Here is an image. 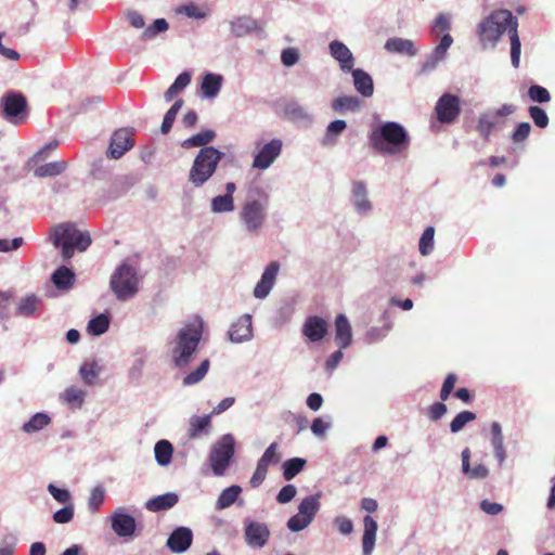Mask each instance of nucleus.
Instances as JSON below:
<instances>
[{
    "label": "nucleus",
    "mask_w": 555,
    "mask_h": 555,
    "mask_svg": "<svg viewBox=\"0 0 555 555\" xmlns=\"http://www.w3.org/2000/svg\"><path fill=\"white\" fill-rule=\"evenodd\" d=\"M372 147L379 153L395 155L408 149L409 137L398 122L387 121L370 135Z\"/></svg>",
    "instance_id": "f257e3e1"
},
{
    "label": "nucleus",
    "mask_w": 555,
    "mask_h": 555,
    "mask_svg": "<svg viewBox=\"0 0 555 555\" xmlns=\"http://www.w3.org/2000/svg\"><path fill=\"white\" fill-rule=\"evenodd\" d=\"M52 244L61 249L64 260H69L75 250L85 251L91 244L89 233L79 231L72 223H61L53 227L50 231Z\"/></svg>",
    "instance_id": "f03ea898"
},
{
    "label": "nucleus",
    "mask_w": 555,
    "mask_h": 555,
    "mask_svg": "<svg viewBox=\"0 0 555 555\" xmlns=\"http://www.w3.org/2000/svg\"><path fill=\"white\" fill-rule=\"evenodd\" d=\"M518 23L508 10H498L483 18L477 26V36L483 48L495 47L505 31Z\"/></svg>",
    "instance_id": "7ed1b4c3"
},
{
    "label": "nucleus",
    "mask_w": 555,
    "mask_h": 555,
    "mask_svg": "<svg viewBox=\"0 0 555 555\" xmlns=\"http://www.w3.org/2000/svg\"><path fill=\"white\" fill-rule=\"evenodd\" d=\"M203 334L202 324H186L182 327L171 349L172 362L177 367H185L196 351Z\"/></svg>",
    "instance_id": "20e7f679"
},
{
    "label": "nucleus",
    "mask_w": 555,
    "mask_h": 555,
    "mask_svg": "<svg viewBox=\"0 0 555 555\" xmlns=\"http://www.w3.org/2000/svg\"><path fill=\"white\" fill-rule=\"evenodd\" d=\"M256 193L258 198L249 196L243 204L238 215L244 228L250 234H258L262 230L269 204V195L266 192L257 189Z\"/></svg>",
    "instance_id": "39448f33"
},
{
    "label": "nucleus",
    "mask_w": 555,
    "mask_h": 555,
    "mask_svg": "<svg viewBox=\"0 0 555 555\" xmlns=\"http://www.w3.org/2000/svg\"><path fill=\"white\" fill-rule=\"evenodd\" d=\"M223 153L212 146L202 147L189 172V181L196 188L202 186L215 173Z\"/></svg>",
    "instance_id": "423d86ee"
},
{
    "label": "nucleus",
    "mask_w": 555,
    "mask_h": 555,
    "mask_svg": "<svg viewBox=\"0 0 555 555\" xmlns=\"http://www.w3.org/2000/svg\"><path fill=\"white\" fill-rule=\"evenodd\" d=\"M111 287L116 297L125 300L138 292V279L135 271L129 264H121L111 278Z\"/></svg>",
    "instance_id": "0eeeda50"
},
{
    "label": "nucleus",
    "mask_w": 555,
    "mask_h": 555,
    "mask_svg": "<svg viewBox=\"0 0 555 555\" xmlns=\"http://www.w3.org/2000/svg\"><path fill=\"white\" fill-rule=\"evenodd\" d=\"M321 493L309 495L300 502L298 513L287 521V528L293 532H298L307 528L320 509Z\"/></svg>",
    "instance_id": "6e6552de"
},
{
    "label": "nucleus",
    "mask_w": 555,
    "mask_h": 555,
    "mask_svg": "<svg viewBox=\"0 0 555 555\" xmlns=\"http://www.w3.org/2000/svg\"><path fill=\"white\" fill-rule=\"evenodd\" d=\"M2 117L14 125L23 124L27 118V101L22 93L7 92L0 102Z\"/></svg>",
    "instance_id": "1a4fd4ad"
},
{
    "label": "nucleus",
    "mask_w": 555,
    "mask_h": 555,
    "mask_svg": "<svg viewBox=\"0 0 555 555\" xmlns=\"http://www.w3.org/2000/svg\"><path fill=\"white\" fill-rule=\"evenodd\" d=\"M234 455V439L231 435H224L214 446L209 461L216 476H222Z\"/></svg>",
    "instance_id": "9d476101"
},
{
    "label": "nucleus",
    "mask_w": 555,
    "mask_h": 555,
    "mask_svg": "<svg viewBox=\"0 0 555 555\" xmlns=\"http://www.w3.org/2000/svg\"><path fill=\"white\" fill-rule=\"evenodd\" d=\"M516 107L512 104H503L500 108L481 114L477 122V131L486 141L489 140L492 130L504 124L502 118L512 115Z\"/></svg>",
    "instance_id": "9b49d317"
},
{
    "label": "nucleus",
    "mask_w": 555,
    "mask_h": 555,
    "mask_svg": "<svg viewBox=\"0 0 555 555\" xmlns=\"http://www.w3.org/2000/svg\"><path fill=\"white\" fill-rule=\"evenodd\" d=\"M125 16L131 27L135 29L144 28L141 35L142 40H151L158 34L167 31L169 27L165 18H157L152 25L145 27V20L143 14L134 10H128L125 13Z\"/></svg>",
    "instance_id": "f8f14e48"
},
{
    "label": "nucleus",
    "mask_w": 555,
    "mask_h": 555,
    "mask_svg": "<svg viewBox=\"0 0 555 555\" xmlns=\"http://www.w3.org/2000/svg\"><path fill=\"white\" fill-rule=\"evenodd\" d=\"M436 117L441 124L454 122L461 114V100L451 93L442 94L435 106Z\"/></svg>",
    "instance_id": "ddd939ff"
},
{
    "label": "nucleus",
    "mask_w": 555,
    "mask_h": 555,
    "mask_svg": "<svg viewBox=\"0 0 555 555\" xmlns=\"http://www.w3.org/2000/svg\"><path fill=\"white\" fill-rule=\"evenodd\" d=\"M133 143L134 140L132 131L126 128L118 129L111 138L107 156L118 159L133 146Z\"/></svg>",
    "instance_id": "4468645a"
},
{
    "label": "nucleus",
    "mask_w": 555,
    "mask_h": 555,
    "mask_svg": "<svg viewBox=\"0 0 555 555\" xmlns=\"http://www.w3.org/2000/svg\"><path fill=\"white\" fill-rule=\"evenodd\" d=\"M271 535L268 526L263 522L247 520L245 522L244 537L246 543L251 547H263Z\"/></svg>",
    "instance_id": "2eb2a0df"
},
{
    "label": "nucleus",
    "mask_w": 555,
    "mask_h": 555,
    "mask_svg": "<svg viewBox=\"0 0 555 555\" xmlns=\"http://www.w3.org/2000/svg\"><path fill=\"white\" fill-rule=\"evenodd\" d=\"M282 150V142L274 139L267 143L259 153L255 156L253 166L258 169H267L280 155Z\"/></svg>",
    "instance_id": "dca6fc26"
},
{
    "label": "nucleus",
    "mask_w": 555,
    "mask_h": 555,
    "mask_svg": "<svg viewBox=\"0 0 555 555\" xmlns=\"http://www.w3.org/2000/svg\"><path fill=\"white\" fill-rule=\"evenodd\" d=\"M193 533L190 528L179 527L167 539V546L173 553H183L192 544Z\"/></svg>",
    "instance_id": "f3484780"
},
{
    "label": "nucleus",
    "mask_w": 555,
    "mask_h": 555,
    "mask_svg": "<svg viewBox=\"0 0 555 555\" xmlns=\"http://www.w3.org/2000/svg\"><path fill=\"white\" fill-rule=\"evenodd\" d=\"M280 266L276 261H273L268 264L260 281L256 284L254 288V296L256 298L262 299L267 297L272 289Z\"/></svg>",
    "instance_id": "a211bd4d"
},
{
    "label": "nucleus",
    "mask_w": 555,
    "mask_h": 555,
    "mask_svg": "<svg viewBox=\"0 0 555 555\" xmlns=\"http://www.w3.org/2000/svg\"><path fill=\"white\" fill-rule=\"evenodd\" d=\"M251 317L244 314L234 322L229 330V338L233 343H242L251 337Z\"/></svg>",
    "instance_id": "6ab92c4d"
},
{
    "label": "nucleus",
    "mask_w": 555,
    "mask_h": 555,
    "mask_svg": "<svg viewBox=\"0 0 555 555\" xmlns=\"http://www.w3.org/2000/svg\"><path fill=\"white\" fill-rule=\"evenodd\" d=\"M302 333L311 341H319L327 333V323L320 317H309L304 324Z\"/></svg>",
    "instance_id": "aec40b11"
},
{
    "label": "nucleus",
    "mask_w": 555,
    "mask_h": 555,
    "mask_svg": "<svg viewBox=\"0 0 555 555\" xmlns=\"http://www.w3.org/2000/svg\"><path fill=\"white\" fill-rule=\"evenodd\" d=\"M335 341L340 349L347 348L352 341L351 325L345 314H338L335 319Z\"/></svg>",
    "instance_id": "412c9836"
},
{
    "label": "nucleus",
    "mask_w": 555,
    "mask_h": 555,
    "mask_svg": "<svg viewBox=\"0 0 555 555\" xmlns=\"http://www.w3.org/2000/svg\"><path fill=\"white\" fill-rule=\"evenodd\" d=\"M112 528L119 537H129L135 530V520L131 515L115 513L112 517Z\"/></svg>",
    "instance_id": "4be33fe9"
},
{
    "label": "nucleus",
    "mask_w": 555,
    "mask_h": 555,
    "mask_svg": "<svg viewBox=\"0 0 555 555\" xmlns=\"http://www.w3.org/2000/svg\"><path fill=\"white\" fill-rule=\"evenodd\" d=\"M362 552L363 555H371L376 541L377 522L370 515L363 518Z\"/></svg>",
    "instance_id": "5701e85b"
},
{
    "label": "nucleus",
    "mask_w": 555,
    "mask_h": 555,
    "mask_svg": "<svg viewBox=\"0 0 555 555\" xmlns=\"http://www.w3.org/2000/svg\"><path fill=\"white\" fill-rule=\"evenodd\" d=\"M331 55L337 60L343 70H350L353 66V56L343 42L334 40L330 43Z\"/></svg>",
    "instance_id": "b1692460"
},
{
    "label": "nucleus",
    "mask_w": 555,
    "mask_h": 555,
    "mask_svg": "<svg viewBox=\"0 0 555 555\" xmlns=\"http://www.w3.org/2000/svg\"><path fill=\"white\" fill-rule=\"evenodd\" d=\"M179 501V496L173 492H167L162 495L150 499L145 507L151 512H160L173 507Z\"/></svg>",
    "instance_id": "393cba45"
},
{
    "label": "nucleus",
    "mask_w": 555,
    "mask_h": 555,
    "mask_svg": "<svg viewBox=\"0 0 555 555\" xmlns=\"http://www.w3.org/2000/svg\"><path fill=\"white\" fill-rule=\"evenodd\" d=\"M352 77L356 90L363 96H372L374 85L371 76L364 70L357 68L352 70Z\"/></svg>",
    "instance_id": "a878e982"
},
{
    "label": "nucleus",
    "mask_w": 555,
    "mask_h": 555,
    "mask_svg": "<svg viewBox=\"0 0 555 555\" xmlns=\"http://www.w3.org/2000/svg\"><path fill=\"white\" fill-rule=\"evenodd\" d=\"M470 450L465 448L462 451V468L463 473L470 479H483L488 476L489 470L483 464H477L475 467H470L469 464Z\"/></svg>",
    "instance_id": "bb28decb"
},
{
    "label": "nucleus",
    "mask_w": 555,
    "mask_h": 555,
    "mask_svg": "<svg viewBox=\"0 0 555 555\" xmlns=\"http://www.w3.org/2000/svg\"><path fill=\"white\" fill-rule=\"evenodd\" d=\"M211 415L198 416L194 415L190 418L188 435L190 439H196L202 434H207L210 428Z\"/></svg>",
    "instance_id": "cd10ccee"
},
{
    "label": "nucleus",
    "mask_w": 555,
    "mask_h": 555,
    "mask_svg": "<svg viewBox=\"0 0 555 555\" xmlns=\"http://www.w3.org/2000/svg\"><path fill=\"white\" fill-rule=\"evenodd\" d=\"M385 49L388 52L405 54L414 56L416 54V48L413 41L402 38H390L385 43Z\"/></svg>",
    "instance_id": "c85d7f7f"
},
{
    "label": "nucleus",
    "mask_w": 555,
    "mask_h": 555,
    "mask_svg": "<svg viewBox=\"0 0 555 555\" xmlns=\"http://www.w3.org/2000/svg\"><path fill=\"white\" fill-rule=\"evenodd\" d=\"M353 203L357 210L365 214L371 209V203L366 196V188L362 181H354L352 184Z\"/></svg>",
    "instance_id": "c756f323"
},
{
    "label": "nucleus",
    "mask_w": 555,
    "mask_h": 555,
    "mask_svg": "<svg viewBox=\"0 0 555 555\" xmlns=\"http://www.w3.org/2000/svg\"><path fill=\"white\" fill-rule=\"evenodd\" d=\"M52 282L59 289H68L74 285L75 274L70 269L62 266L52 274Z\"/></svg>",
    "instance_id": "7c9ffc66"
},
{
    "label": "nucleus",
    "mask_w": 555,
    "mask_h": 555,
    "mask_svg": "<svg viewBox=\"0 0 555 555\" xmlns=\"http://www.w3.org/2000/svg\"><path fill=\"white\" fill-rule=\"evenodd\" d=\"M67 168L65 160H57L41 165L35 169V176L37 178L54 177L63 173Z\"/></svg>",
    "instance_id": "2f4dec72"
},
{
    "label": "nucleus",
    "mask_w": 555,
    "mask_h": 555,
    "mask_svg": "<svg viewBox=\"0 0 555 555\" xmlns=\"http://www.w3.org/2000/svg\"><path fill=\"white\" fill-rule=\"evenodd\" d=\"M222 77L215 74H206L203 78L201 90L207 98L216 96L221 88Z\"/></svg>",
    "instance_id": "473e14b6"
},
{
    "label": "nucleus",
    "mask_w": 555,
    "mask_h": 555,
    "mask_svg": "<svg viewBox=\"0 0 555 555\" xmlns=\"http://www.w3.org/2000/svg\"><path fill=\"white\" fill-rule=\"evenodd\" d=\"M40 302V298L36 295H27L17 305L16 313L21 317H31L38 310Z\"/></svg>",
    "instance_id": "72a5a7b5"
},
{
    "label": "nucleus",
    "mask_w": 555,
    "mask_h": 555,
    "mask_svg": "<svg viewBox=\"0 0 555 555\" xmlns=\"http://www.w3.org/2000/svg\"><path fill=\"white\" fill-rule=\"evenodd\" d=\"M155 459L162 466H166L171 462L173 447L167 440H160L155 444Z\"/></svg>",
    "instance_id": "f704fd0d"
},
{
    "label": "nucleus",
    "mask_w": 555,
    "mask_h": 555,
    "mask_svg": "<svg viewBox=\"0 0 555 555\" xmlns=\"http://www.w3.org/2000/svg\"><path fill=\"white\" fill-rule=\"evenodd\" d=\"M332 107L335 112H356L360 109L361 101L357 96L352 95L339 96L333 101Z\"/></svg>",
    "instance_id": "c9c22d12"
},
{
    "label": "nucleus",
    "mask_w": 555,
    "mask_h": 555,
    "mask_svg": "<svg viewBox=\"0 0 555 555\" xmlns=\"http://www.w3.org/2000/svg\"><path fill=\"white\" fill-rule=\"evenodd\" d=\"M191 82V74L189 72L181 73L173 83L168 88V90L165 92V100L167 102H170L173 100V98L182 91L184 88H186Z\"/></svg>",
    "instance_id": "e433bc0d"
},
{
    "label": "nucleus",
    "mask_w": 555,
    "mask_h": 555,
    "mask_svg": "<svg viewBox=\"0 0 555 555\" xmlns=\"http://www.w3.org/2000/svg\"><path fill=\"white\" fill-rule=\"evenodd\" d=\"M518 23H514V26H512L509 35L511 40V61L512 65L517 68L519 66L520 62V52H521V43L518 36Z\"/></svg>",
    "instance_id": "4c0bfd02"
},
{
    "label": "nucleus",
    "mask_w": 555,
    "mask_h": 555,
    "mask_svg": "<svg viewBox=\"0 0 555 555\" xmlns=\"http://www.w3.org/2000/svg\"><path fill=\"white\" fill-rule=\"evenodd\" d=\"M306 466V460L301 457H293L283 464V477L285 480H292L298 475Z\"/></svg>",
    "instance_id": "58836bf2"
},
{
    "label": "nucleus",
    "mask_w": 555,
    "mask_h": 555,
    "mask_svg": "<svg viewBox=\"0 0 555 555\" xmlns=\"http://www.w3.org/2000/svg\"><path fill=\"white\" fill-rule=\"evenodd\" d=\"M215 137H216V133L212 130H204V131H201V132L192 135L191 138L186 139L182 143V146L185 149L193 147V146L206 147L205 145L210 143L215 139Z\"/></svg>",
    "instance_id": "ea45409f"
},
{
    "label": "nucleus",
    "mask_w": 555,
    "mask_h": 555,
    "mask_svg": "<svg viewBox=\"0 0 555 555\" xmlns=\"http://www.w3.org/2000/svg\"><path fill=\"white\" fill-rule=\"evenodd\" d=\"M242 489L238 486H231L224 489L218 498L217 507L223 509L230 507L238 498Z\"/></svg>",
    "instance_id": "a19ab883"
},
{
    "label": "nucleus",
    "mask_w": 555,
    "mask_h": 555,
    "mask_svg": "<svg viewBox=\"0 0 555 555\" xmlns=\"http://www.w3.org/2000/svg\"><path fill=\"white\" fill-rule=\"evenodd\" d=\"M50 417L44 413H36L31 418L23 425V430L27 434H33L41 430L49 425Z\"/></svg>",
    "instance_id": "79ce46f5"
},
{
    "label": "nucleus",
    "mask_w": 555,
    "mask_h": 555,
    "mask_svg": "<svg viewBox=\"0 0 555 555\" xmlns=\"http://www.w3.org/2000/svg\"><path fill=\"white\" fill-rule=\"evenodd\" d=\"M85 397L86 391L75 386L68 387L63 393V399L74 408H80L85 401Z\"/></svg>",
    "instance_id": "37998d69"
},
{
    "label": "nucleus",
    "mask_w": 555,
    "mask_h": 555,
    "mask_svg": "<svg viewBox=\"0 0 555 555\" xmlns=\"http://www.w3.org/2000/svg\"><path fill=\"white\" fill-rule=\"evenodd\" d=\"M182 105H183V100L178 99L173 103V105L167 111V113L164 116L162 127H160V130L163 133H168L171 130L172 125L176 120L177 114L181 109Z\"/></svg>",
    "instance_id": "c03bdc74"
},
{
    "label": "nucleus",
    "mask_w": 555,
    "mask_h": 555,
    "mask_svg": "<svg viewBox=\"0 0 555 555\" xmlns=\"http://www.w3.org/2000/svg\"><path fill=\"white\" fill-rule=\"evenodd\" d=\"M256 27V22L248 17H238L231 23L232 33L236 37H242Z\"/></svg>",
    "instance_id": "a18cd8bd"
},
{
    "label": "nucleus",
    "mask_w": 555,
    "mask_h": 555,
    "mask_svg": "<svg viewBox=\"0 0 555 555\" xmlns=\"http://www.w3.org/2000/svg\"><path fill=\"white\" fill-rule=\"evenodd\" d=\"M210 362L205 359L199 366L183 378V385L191 386L201 382L209 370Z\"/></svg>",
    "instance_id": "49530a36"
},
{
    "label": "nucleus",
    "mask_w": 555,
    "mask_h": 555,
    "mask_svg": "<svg viewBox=\"0 0 555 555\" xmlns=\"http://www.w3.org/2000/svg\"><path fill=\"white\" fill-rule=\"evenodd\" d=\"M434 235H435V229L434 227H427L418 243V249L421 255L427 256L429 255L434 249Z\"/></svg>",
    "instance_id": "de8ad7c7"
},
{
    "label": "nucleus",
    "mask_w": 555,
    "mask_h": 555,
    "mask_svg": "<svg viewBox=\"0 0 555 555\" xmlns=\"http://www.w3.org/2000/svg\"><path fill=\"white\" fill-rule=\"evenodd\" d=\"M234 209L233 197L230 195H219L211 201V210L216 214L229 212Z\"/></svg>",
    "instance_id": "09e8293b"
},
{
    "label": "nucleus",
    "mask_w": 555,
    "mask_h": 555,
    "mask_svg": "<svg viewBox=\"0 0 555 555\" xmlns=\"http://www.w3.org/2000/svg\"><path fill=\"white\" fill-rule=\"evenodd\" d=\"M108 318L104 314H100L89 321L88 331L92 335L100 336L108 330Z\"/></svg>",
    "instance_id": "8fccbe9b"
},
{
    "label": "nucleus",
    "mask_w": 555,
    "mask_h": 555,
    "mask_svg": "<svg viewBox=\"0 0 555 555\" xmlns=\"http://www.w3.org/2000/svg\"><path fill=\"white\" fill-rule=\"evenodd\" d=\"M476 420V414L470 411L460 412L450 423V430L452 433H459L465 425Z\"/></svg>",
    "instance_id": "3c124183"
},
{
    "label": "nucleus",
    "mask_w": 555,
    "mask_h": 555,
    "mask_svg": "<svg viewBox=\"0 0 555 555\" xmlns=\"http://www.w3.org/2000/svg\"><path fill=\"white\" fill-rule=\"evenodd\" d=\"M177 13H183L192 18H204L208 14V10L205 7H198L194 2H190V4L180 5L176 9Z\"/></svg>",
    "instance_id": "603ef678"
},
{
    "label": "nucleus",
    "mask_w": 555,
    "mask_h": 555,
    "mask_svg": "<svg viewBox=\"0 0 555 555\" xmlns=\"http://www.w3.org/2000/svg\"><path fill=\"white\" fill-rule=\"evenodd\" d=\"M82 380L88 385H93L99 376V369L95 362H86L79 370Z\"/></svg>",
    "instance_id": "864d4df0"
},
{
    "label": "nucleus",
    "mask_w": 555,
    "mask_h": 555,
    "mask_svg": "<svg viewBox=\"0 0 555 555\" xmlns=\"http://www.w3.org/2000/svg\"><path fill=\"white\" fill-rule=\"evenodd\" d=\"M453 42V39L452 37L449 35V34H446L441 40H440V43L435 48V50L433 51L431 53V59H433V66L443 60L448 49L450 48V46L452 44Z\"/></svg>",
    "instance_id": "5fc2aeb1"
},
{
    "label": "nucleus",
    "mask_w": 555,
    "mask_h": 555,
    "mask_svg": "<svg viewBox=\"0 0 555 555\" xmlns=\"http://www.w3.org/2000/svg\"><path fill=\"white\" fill-rule=\"evenodd\" d=\"M531 125L527 121L519 122L511 134V141L515 144H522L530 135Z\"/></svg>",
    "instance_id": "6e6d98bb"
},
{
    "label": "nucleus",
    "mask_w": 555,
    "mask_h": 555,
    "mask_svg": "<svg viewBox=\"0 0 555 555\" xmlns=\"http://www.w3.org/2000/svg\"><path fill=\"white\" fill-rule=\"evenodd\" d=\"M528 96L532 102L547 103L551 101V94L548 90L539 85H532L528 89Z\"/></svg>",
    "instance_id": "4d7b16f0"
},
{
    "label": "nucleus",
    "mask_w": 555,
    "mask_h": 555,
    "mask_svg": "<svg viewBox=\"0 0 555 555\" xmlns=\"http://www.w3.org/2000/svg\"><path fill=\"white\" fill-rule=\"evenodd\" d=\"M528 113L537 127H547L550 120L546 112L543 108L537 105H531L529 106Z\"/></svg>",
    "instance_id": "13d9d810"
},
{
    "label": "nucleus",
    "mask_w": 555,
    "mask_h": 555,
    "mask_svg": "<svg viewBox=\"0 0 555 555\" xmlns=\"http://www.w3.org/2000/svg\"><path fill=\"white\" fill-rule=\"evenodd\" d=\"M284 114L286 117L293 120H300L308 117L305 108L297 102H289L284 106Z\"/></svg>",
    "instance_id": "bf43d9fd"
},
{
    "label": "nucleus",
    "mask_w": 555,
    "mask_h": 555,
    "mask_svg": "<svg viewBox=\"0 0 555 555\" xmlns=\"http://www.w3.org/2000/svg\"><path fill=\"white\" fill-rule=\"evenodd\" d=\"M105 490L101 486H96L92 489L89 498V509L96 512L104 502Z\"/></svg>",
    "instance_id": "052dcab7"
},
{
    "label": "nucleus",
    "mask_w": 555,
    "mask_h": 555,
    "mask_svg": "<svg viewBox=\"0 0 555 555\" xmlns=\"http://www.w3.org/2000/svg\"><path fill=\"white\" fill-rule=\"evenodd\" d=\"M456 382H457V376L455 374L450 373L447 375V377L442 384V387L440 389L441 401L448 400L449 396L451 395V392L454 389Z\"/></svg>",
    "instance_id": "680f3d73"
},
{
    "label": "nucleus",
    "mask_w": 555,
    "mask_h": 555,
    "mask_svg": "<svg viewBox=\"0 0 555 555\" xmlns=\"http://www.w3.org/2000/svg\"><path fill=\"white\" fill-rule=\"evenodd\" d=\"M48 491L59 503L67 504L70 501V493L66 489H60L53 483H50L48 486Z\"/></svg>",
    "instance_id": "e2e57ef3"
},
{
    "label": "nucleus",
    "mask_w": 555,
    "mask_h": 555,
    "mask_svg": "<svg viewBox=\"0 0 555 555\" xmlns=\"http://www.w3.org/2000/svg\"><path fill=\"white\" fill-rule=\"evenodd\" d=\"M297 493V489L294 485L284 486L276 495V501L280 504H286L291 502Z\"/></svg>",
    "instance_id": "0e129e2a"
},
{
    "label": "nucleus",
    "mask_w": 555,
    "mask_h": 555,
    "mask_svg": "<svg viewBox=\"0 0 555 555\" xmlns=\"http://www.w3.org/2000/svg\"><path fill=\"white\" fill-rule=\"evenodd\" d=\"M74 518L73 505L65 506L53 514V520L57 524L69 522Z\"/></svg>",
    "instance_id": "69168bd1"
},
{
    "label": "nucleus",
    "mask_w": 555,
    "mask_h": 555,
    "mask_svg": "<svg viewBox=\"0 0 555 555\" xmlns=\"http://www.w3.org/2000/svg\"><path fill=\"white\" fill-rule=\"evenodd\" d=\"M281 60L285 66H293L299 60V51L295 48L284 49L281 53Z\"/></svg>",
    "instance_id": "338daca9"
},
{
    "label": "nucleus",
    "mask_w": 555,
    "mask_h": 555,
    "mask_svg": "<svg viewBox=\"0 0 555 555\" xmlns=\"http://www.w3.org/2000/svg\"><path fill=\"white\" fill-rule=\"evenodd\" d=\"M334 525L341 534L347 535L353 531L352 521L345 516L336 517L334 520Z\"/></svg>",
    "instance_id": "774afa93"
}]
</instances>
